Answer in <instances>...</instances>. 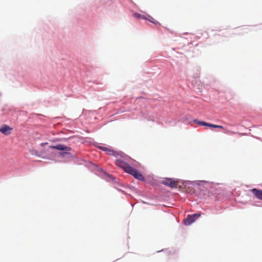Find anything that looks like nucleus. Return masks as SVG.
I'll list each match as a JSON object with an SVG mask.
<instances>
[{"label":"nucleus","instance_id":"1","mask_svg":"<svg viewBox=\"0 0 262 262\" xmlns=\"http://www.w3.org/2000/svg\"><path fill=\"white\" fill-rule=\"evenodd\" d=\"M116 164L125 172L134 176L136 179L140 181H144L143 176L137 170L130 166L127 163L118 159L116 161Z\"/></svg>","mask_w":262,"mask_h":262},{"label":"nucleus","instance_id":"2","mask_svg":"<svg viewBox=\"0 0 262 262\" xmlns=\"http://www.w3.org/2000/svg\"><path fill=\"white\" fill-rule=\"evenodd\" d=\"M195 122H196L198 124H199L200 125H204V126H208V127H210L219 128L223 129H224L225 130V133H227V134H232V135H233V134H235V133L234 132L228 130V129L224 128V127L222 126V125H215V124H211V123H207V122H204V121H195Z\"/></svg>","mask_w":262,"mask_h":262},{"label":"nucleus","instance_id":"3","mask_svg":"<svg viewBox=\"0 0 262 262\" xmlns=\"http://www.w3.org/2000/svg\"><path fill=\"white\" fill-rule=\"evenodd\" d=\"M161 183L170 187L171 188H177L179 182L171 178H166L163 180L161 181Z\"/></svg>","mask_w":262,"mask_h":262},{"label":"nucleus","instance_id":"4","mask_svg":"<svg viewBox=\"0 0 262 262\" xmlns=\"http://www.w3.org/2000/svg\"><path fill=\"white\" fill-rule=\"evenodd\" d=\"M201 216L200 213H195L194 214L189 215L186 219L184 220V224L186 225H190L192 223L195 221Z\"/></svg>","mask_w":262,"mask_h":262},{"label":"nucleus","instance_id":"5","mask_svg":"<svg viewBox=\"0 0 262 262\" xmlns=\"http://www.w3.org/2000/svg\"><path fill=\"white\" fill-rule=\"evenodd\" d=\"M134 17L137 18H142L144 19H146L149 21L151 23H152L155 24H158V22L157 21H155V19L152 17L150 16L149 15H141L140 14L135 13L134 14Z\"/></svg>","mask_w":262,"mask_h":262},{"label":"nucleus","instance_id":"6","mask_svg":"<svg viewBox=\"0 0 262 262\" xmlns=\"http://www.w3.org/2000/svg\"><path fill=\"white\" fill-rule=\"evenodd\" d=\"M13 128L10 127L7 125H3L0 127V132L5 135H8L11 134Z\"/></svg>","mask_w":262,"mask_h":262},{"label":"nucleus","instance_id":"7","mask_svg":"<svg viewBox=\"0 0 262 262\" xmlns=\"http://www.w3.org/2000/svg\"><path fill=\"white\" fill-rule=\"evenodd\" d=\"M50 147L52 149H56L61 151H69L71 150V147L66 146L62 144H58L55 146H50Z\"/></svg>","mask_w":262,"mask_h":262},{"label":"nucleus","instance_id":"8","mask_svg":"<svg viewBox=\"0 0 262 262\" xmlns=\"http://www.w3.org/2000/svg\"><path fill=\"white\" fill-rule=\"evenodd\" d=\"M251 191L257 199L262 200V190L256 188H253Z\"/></svg>","mask_w":262,"mask_h":262},{"label":"nucleus","instance_id":"9","mask_svg":"<svg viewBox=\"0 0 262 262\" xmlns=\"http://www.w3.org/2000/svg\"><path fill=\"white\" fill-rule=\"evenodd\" d=\"M106 152L107 154H108L110 155H113V156L115 155V152L113 150H112L110 148L108 149V151H106Z\"/></svg>","mask_w":262,"mask_h":262},{"label":"nucleus","instance_id":"10","mask_svg":"<svg viewBox=\"0 0 262 262\" xmlns=\"http://www.w3.org/2000/svg\"><path fill=\"white\" fill-rule=\"evenodd\" d=\"M98 148L102 150L106 151V152L109 149V148H107L106 147H103V146H99Z\"/></svg>","mask_w":262,"mask_h":262},{"label":"nucleus","instance_id":"11","mask_svg":"<svg viewBox=\"0 0 262 262\" xmlns=\"http://www.w3.org/2000/svg\"><path fill=\"white\" fill-rule=\"evenodd\" d=\"M67 152H63V153H61V155H63L64 154H67Z\"/></svg>","mask_w":262,"mask_h":262}]
</instances>
